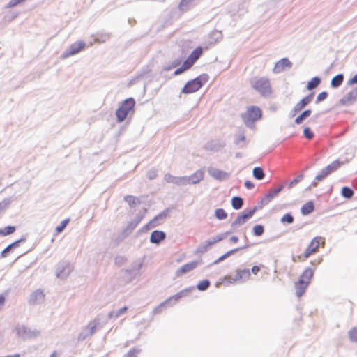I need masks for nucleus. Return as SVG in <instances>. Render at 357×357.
I'll return each instance as SVG.
<instances>
[{
    "label": "nucleus",
    "mask_w": 357,
    "mask_h": 357,
    "mask_svg": "<svg viewBox=\"0 0 357 357\" xmlns=\"http://www.w3.org/2000/svg\"><path fill=\"white\" fill-rule=\"evenodd\" d=\"M204 178V172L202 171H197L190 177V181L193 183H197Z\"/></svg>",
    "instance_id": "35"
},
{
    "label": "nucleus",
    "mask_w": 357,
    "mask_h": 357,
    "mask_svg": "<svg viewBox=\"0 0 357 357\" xmlns=\"http://www.w3.org/2000/svg\"><path fill=\"white\" fill-rule=\"evenodd\" d=\"M329 174H330V173L325 167L324 169H323L321 171V172L319 174L317 175L315 179L318 181H320L323 180L324 178H326Z\"/></svg>",
    "instance_id": "53"
},
{
    "label": "nucleus",
    "mask_w": 357,
    "mask_h": 357,
    "mask_svg": "<svg viewBox=\"0 0 357 357\" xmlns=\"http://www.w3.org/2000/svg\"><path fill=\"white\" fill-rule=\"evenodd\" d=\"M73 270L71 264L66 261L59 263L56 270V276L60 279L66 278Z\"/></svg>",
    "instance_id": "14"
},
{
    "label": "nucleus",
    "mask_w": 357,
    "mask_h": 357,
    "mask_svg": "<svg viewBox=\"0 0 357 357\" xmlns=\"http://www.w3.org/2000/svg\"><path fill=\"white\" fill-rule=\"evenodd\" d=\"M6 301V297L3 294H0V307L3 306Z\"/></svg>",
    "instance_id": "63"
},
{
    "label": "nucleus",
    "mask_w": 357,
    "mask_h": 357,
    "mask_svg": "<svg viewBox=\"0 0 357 357\" xmlns=\"http://www.w3.org/2000/svg\"><path fill=\"white\" fill-rule=\"evenodd\" d=\"M215 217L219 220H224L227 217V214L222 208H218L215 212Z\"/></svg>",
    "instance_id": "49"
},
{
    "label": "nucleus",
    "mask_w": 357,
    "mask_h": 357,
    "mask_svg": "<svg viewBox=\"0 0 357 357\" xmlns=\"http://www.w3.org/2000/svg\"><path fill=\"white\" fill-rule=\"evenodd\" d=\"M313 275L314 270L312 268H307L303 271L298 280L294 284L296 294L298 297H301L305 294Z\"/></svg>",
    "instance_id": "3"
},
{
    "label": "nucleus",
    "mask_w": 357,
    "mask_h": 357,
    "mask_svg": "<svg viewBox=\"0 0 357 357\" xmlns=\"http://www.w3.org/2000/svg\"><path fill=\"white\" fill-rule=\"evenodd\" d=\"M141 351L142 349L139 348H132L123 357H137Z\"/></svg>",
    "instance_id": "47"
},
{
    "label": "nucleus",
    "mask_w": 357,
    "mask_h": 357,
    "mask_svg": "<svg viewBox=\"0 0 357 357\" xmlns=\"http://www.w3.org/2000/svg\"><path fill=\"white\" fill-rule=\"evenodd\" d=\"M165 180L167 183H173L178 184V177L173 176L169 174H165Z\"/></svg>",
    "instance_id": "54"
},
{
    "label": "nucleus",
    "mask_w": 357,
    "mask_h": 357,
    "mask_svg": "<svg viewBox=\"0 0 357 357\" xmlns=\"http://www.w3.org/2000/svg\"><path fill=\"white\" fill-rule=\"evenodd\" d=\"M209 285H210L209 281L207 280H202L201 282H199V284H197V288L200 291H204L208 289Z\"/></svg>",
    "instance_id": "52"
},
{
    "label": "nucleus",
    "mask_w": 357,
    "mask_h": 357,
    "mask_svg": "<svg viewBox=\"0 0 357 357\" xmlns=\"http://www.w3.org/2000/svg\"><path fill=\"white\" fill-rule=\"evenodd\" d=\"M209 174L212 177L219 180L225 179L229 176L228 173L216 168L211 169Z\"/></svg>",
    "instance_id": "23"
},
{
    "label": "nucleus",
    "mask_w": 357,
    "mask_h": 357,
    "mask_svg": "<svg viewBox=\"0 0 357 357\" xmlns=\"http://www.w3.org/2000/svg\"><path fill=\"white\" fill-rule=\"evenodd\" d=\"M17 227L13 225H8L3 228H0V236H6L15 232Z\"/></svg>",
    "instance_id": "27"
},
{
    "label": "nucleus",
    "mask_w": 357,
    "mask_h": 357,
    "mask_svg": "<svg viewBox=\"0 0 357 357\" xmlns=\"http://www.w3.org/2000/svg\"><path fill=\"white\" fill-rule=\"evenodd\" d=\"M17 335L22 340L36 338L40 335V331L31 329L24 325L17 324L15 328Z\"/></svg>",
    "instance_id": "9"
},
{
    "label": "nucleus",
    "mask_w": 357,
    "mask_h": 357,
    "mask_svg": "<svg viewBox=\"0 0 357 357\" xmlns=\"http://www.w3.org/2000/svg\"><path fill=\"white\" fill-rule=\"evenodd\" d=\"M320 82L321 80L319 77H313L310 82H308L307 89L308 90L314 89L320 84Z\"/></svg>",
    "instance_id": "41"
},
{
    "label": "nucleus",
    "mask_w": 357,
    "mask_h": 357,
    "mask_svg": "<svg viewBox=\"0 0 357 357\" xmlns=\"http://www.w3.org/2000/svg\"><path fill=\"white\" fill-rule=\"evenodd\" d=\"M124 200L129 204L130 207H135L137 204L141 203L139 198L132 195H126Z\"/></svg>",
    "instance_id": "30"
},
{
    "label": "nucleus",
    "mask_w": 357,
    "mask_h": 357,
    "mask_svg": "<svg viewBox=\"0 0 357 357\" xmlns=\"http://www.w3.org/2000/svg\"><path fill=\"white\" fill-rule=\"evenodd\" d=\"M146 176L149 180L155 179L158 176L157 170L151 169L147 172Z\"/></svg>",
    "instance_id": "57"
},
{
    "label": "nucleus",
    "mask_w": 357,
    "mask_h": 357,
    "mask_svg": "<svg viewBox=\"0 0 357 357\" xmlns=\"http://www.w3.org/2000/svg\"><path fill=\"white\" fill-rule=\"evenodd\" d=\"M344 80V76L342 74H339L336 76H335L331 82V84L332 87L336 88L340 86Z\"/></svg>",
    "instance_id": "31"
},
{
    "label": "nucleus",
    "mask_w": 357,
    "mask_h": 357,
    "mask_svg": "<svg viewBox=\"0 0 357 357\" xmlns=\"http://www.w3.org/2000/svg\"><path fill=\"white\" fill-rule=\"evenodd\" d=\"M310 109H307L304 111L301 114H300L298 117L295 119V123L296 124H301L304 119H305L307 117H308L311 114Z\"/></svg>",
    "instance_id": "38"
},
{
    "label": "nucleus",
    "mask_w": 357,
    "mask_h": 357,
    "mask_svg": "<svg viewBox=\"0 0 357 357\" xmlns=\"http://www.w3.org/2000/svg\"><path fill=\"white\" fill-rule=\"evenodd\" d=\"M303 135L307 139H312L314 135L313 131L309 127H305L303 130Z\"/></svg>",
    "instance_id": "51"
},
{
    "label": "nucleus",
    "mask_w": 357,
    "mask_h": 357,
    "mask_svg": "<svg viewBox=\"0 0 357 357\" xmlns=\"http://www.w3.org/2000/svg\"><path fill=\"white\" fill-rule=\"evenodd\" d=\"M13 197L5 198L2 202H0V213L6 208L13 202Z\"/></svg>",
    "instance_id": "44"
},
{
    "label": "nucleus",
    "mask_w": 357,
    "mask_h": 357,
    "mask_svg": "<svg viewBox=\"0 0 357 357\" xmlns=\"http://www.w3.org/2000/svg\"><path fill=\"white\" fill-rule=\"evenodd\" d=\"M178 75V58L175 59L169 63L165 64L160 72V76L164 79L162 82L158 84V88H160L167 79H171L173 76Z\"/></svg>",
    "instance_id": "5"
},
{
    "label": "nucleus",
    "mask_w": 357,
    "mask_h": 357,
    "mask_svg": "<svg viewBox=\"0 0 357 357\" xmlns=\"http://www.w3.org/2000/svg\"><path fill=\"white\" fill-rule=\"evenodd\" d=\"M86 43L83 40L75 42L65 50V51L61 55V58L64 59L71 56L75 55L84 50L86 47Z\"/></svg>",
    "instance_id": "10"
},
{
    "label": "nucleus",
    "mask_w": 357,
    "mask_h": 357,
    "mask_svg": "<svg viewBox=\"0 0 357 357\" xmlns=\"http://www.w3.org/2000/svg\"><path fill=\"white\" fill-rule=\"evenodd\" d=\"M152 228H153V227H152L151 225H149V222L147 224L144 225L142 228H140L137 231V236H139L142 233H146V232H147L149 230H150Z\"/></svg>",
    "instance_id": "56"
},
{
    "label": "nucleus",
    "mask_w": 357,
    "mask_h": 357,
    "mask_svg": "<svg viewBox=\"0 0 357 357\" xmlns=\"http://www.w3.org/2000/svg\"><path fill=\"white\" fill-rule=\"evenodd\" d=\"M291 66V61L288 59L284 58L276 63L275 66V70L277 72H280L284 70L286 68H290Z\"/></svg>",
    "instance_id": "25"
},
{
    "label": "nucleus",
    "mask_w": 357,
    "mask_h": 357,
    "mask_svg": "<svg viewBox=\"0 0 357 357\" xmlns=\"http://www.w3.org/2000/svg\"><path fill=\"white\" fill-rule=\"evenodd\" d=\"M314 209V203L312 201L306 202L301 208V213L303 215L311 213Z\"/></svg>",
    "instance_id": "29"
},
{
    "label": "nucleus",
    "mask_w": 357,
    "mask_h": 357,
    "mask_svg": "<svg viewBox=\"0 0 357 357\" xmlns=\"http://www.w3.org/2000/svg\"><path fill=\"white\" fill-rule=\"evenodd\" d=\"M255 212V209H251L246 213H243L238 215L233 222V225H241L244 224L249 218H250Z\"/></svg>",
    "instance_id": "20"
},
{
    "label": "nucleus",
    "mask_w": 357,
    "mask_h": 357,
    "mask_svg": "<svg viewBox=\"0 0 357 357\" xmlns=\"http://www.w3.org/2000/svg\"><path fill=\"white\" fill-rule=\"evenodd\" d=\"M178 303V292L173 296H169L168 298L163 301L165 306L169 308L176 305Z\"/></svg>",
    "instance_id": "26"
},
{
    "label": "nucleus",
    "mask_w": 357,
    "mask_h": 357,
    "mask_svg": "<svg viewBox=\"0 0 357 357\" xmlns=\"http://www.w3.org/2000/svg\"><path fill=\"white\" fill-rule=\"evenodd\" d=\"M26 238L24 236H22L20 238L13 241L8 246H6L0 254V257L1 258L7 257L11 252L14 251L15 249L18 248L22 243L26 242Z\"/></svg>",
    "instance_id": "16"
},
{
    "label": "nucleus",
    "mask_w": 357,
    "mask_h": 357,
    "mask_svg": "<svg viewBox=\"0 0 357 357\" xmlns=\"http://www.w3.org/2000/svg\"><path fill=\"white\" fill-rule=\"evenodd\" d=\"M313 98V94L309 95L303 98L300 102H298L294 107L295 112H299L303 109L307 104H309Z\"/></svg>",
    "instance_id": "24"
},
{
    "label": "nucleus",
    "mask_w": 357,
    "mask_h": 357,
    "mask_svg": "<svg viewBox=\"0 0 357 357\" xmlns=\"http://www.w3.org/2000/svg\"><path fill=\"white\" fill-rule=\"evenodd\" d=\"M136 102L135 98L130 97L125 99L115 112L116 122H123L130 112H135Z\"/></svg>",
    "instance_id": "2"
},
{
    "label": "nucleus",
    "mask_w": 357,
    "mask_h": 357,
    "mask_svg": "<svg viewBox=\"0 0 357 357\" xmlns=\"http://www.w3.org/2000/svg\"><path fill=\"white\" fill-rule=\"evenodd\" d=\"M284 188V185H281L278 188L274 189L273 190H270L266 195V199L267 201H270L274 197H275Z\"/></svg>",
    "instance_id": "32"
},
{
    "label": "nucleus",
    "mask_w": 357,
    "mask_h": 357,
    "mask_svg": "<svg viewBox=\"0 0 357 357\" xmlns=\"http://www.w3.org/2000/svg\"><path fill=\"white\" fill-rule=\"evenodd\" d=\"M70 222V219L69 218H66V219H64L63 220L60 224L56 227V231L57 233H61L62 232L65 228L66 227V226L68 225V224Z\"/></svg>",
    "instance_id": "43"
},
{
    "label": "nucleus",
    "mask_w": 357,
    "mask_h": 357,
    "mask_svg": "<svg viewBox=\"0 0 357 357\" xmlns=\"http://www.w3.org/2000/svg\"><path fill=\"white\" fill-rule=\"evenodd\" d=\"M307 258H309V256L307 255L305 251H304V252L301 255L293 256L292 260L294 262H301L305 261Z\"/></svg>",
    "instance_id": "46"
},
{
    "label": "nucleus",
    "mask_w": 357,
    "mask_h": 357,
    "mask_svg": "<svg viewBox=\"0 0 357 357\" xmlns=\"http://www.w3.org/2000/svg\"><path fill=\"white\" fill-rule=\"evenodd\" d=\"M243 204V199L239 197H234L231 199V205L234 208L239 209L242 207Z\"/></svg>",
    "instance_id": "37"
},
{
    "label": "nucleus",
    "mask_w": 357,
    "mask_h": 357,
    "mask_svg": "<svg viewBox=\"0 0 357 357\" xmlns=\"http://www.w3.org/2000/svg\"><path fill=\"white\" fill-rule=\"evenodd\" d=\"M348 334L351 342H357V326L351 328Z\"/></svg>",
    "instance_id": "48"
},
{
    "label": "nucleus",
    "mask_w": 357,
    "mask_h": 357,
    "mask_svg": "<svg viewBox=\"0 0 357 357\" xmlns=\"http://www.w3.org/2000/svg\"><path fill=\"white\" fill-rule=\"evenodd\" d=\"M239 250V248H235V249H233V250H231L228 252H227L226 253H225L224 255H222V256H220L219 258H218L215 261H214V264H217L218 263H220V261L225 260L226 258L229 257V256H231V255L234 254L235 252H236L238 250Z\"/></svg>",
    "instance_id": "36"
},
{
    "label": "nucleus",
    "mask_w": 357,
    "mask_h": 357,
    "mask_svg": "<svg viewBox=\"0 0 357 357\" xmlns=\"http://www.w3.org/2000/svg\"><path fill=\"white\" fill-rule=\"evenodd\" d=\"M128 310V307L124 306L117 310H113L108 313L107 317L109 319H115L118 318L124 314Z\"/></svg>",
    "instance_id": "28"
},
{
    "label": "nucleus",
    "mask_w": 357,
    "mask_h": 357,
    "mask_svg": "<svg viewBox=\"0 0 357 357\" xmlns=\"http://www.w3.org/2000/svg\"><path fill=\"white\" fill-rule=\"evenodd\" d=\"M245 140V136L244 133L241 134L236 139V143L239 144L241 142H243Z\"/></svg>",
    "instance_id": "61"
},
{
    "label": "nucleus",
    "mask_w": 357,
    "mask_h": 357,
    "mask_svg": "<svg viewBox=\"0 0 357 357\" xmlns=\"http://www.w3.org/2000/svg\"><path fill=\"white\" fill-rule=\"evenodd\" d=\"M252 174H253L254 177L258 180H261V179L264 178V177L265 176L262 168L259 167H255L253 169Z\"/></svg>",
    "instance_id": "39"
},
{
    "label": "nucleus",
    "mask_w": 357,
    "mask_h": 357,
    "mask_svg": "<svg viewBox=\"0 0 357 357\" xmlns=\"http://www.w3.org/2000/svg\"><path fill=\"white\" fill-rule=\"evenodd\" d=\"M342 164V162H340L339 160H335L332 163L326 166V169L331 174L336 171L341 166Z\"/></svg>",
    "instance_id": "34"
},
{
    "label": "nucleus",
    "mask_w": 357,
    "mask_h": 357,
    "mask_svg": "<svg viewBox=\"0 0 357 357\" xmlns=\"http://www.w3.org/2000/svg\"><path fill=\"white\" fill-rule=\"evenodd\" d=\"M111 34L109 33L102 34L100 38H98V40L101 43H104L109 39Z\"/></svg>",
    "instance_id": "58"
},
{
    "label": "nucleus",
    "mask_w": 357,
    "mask_h": 357,
    "mask_svg": "<svg viewBox=\"0 0 357 357\" xmlns=\"http://www.w3.org/2000/svg\"><path fill=\"white\" fill-rule=\"evenodd\" d=\"M294 221V218L293 216L289 214V213H286L284 214L282 218H281V222H283V223H288V224H291Z\"/></svg>",
    "instance_id": "55"
},
{
    "label": "nucleus",
    "mask_w": 357,
    "mask_h": 357,
    "mask_svg": "<svg viewBox=\"0 0 357 357\" xmlns=\"http://www.w3.org/2000/svg\"><path fill=\"white\" fill-rule=\"evenodd\" d=\"M208 81L206 75H202L195 79L189 81L183 88L182 91L185 93H194L197 91Z\"/></svg>",
    "instance_id": "8"
},
{
    "label": "nucleus",
    "mask_w": 357,
    "mask_h": 357,
    "mask_svg": "<svg viewBox=\"0 0 357 357\" xmlns=\"http://www.w3.org/2000/svg\"><path fill=\"white\" fill-rule=\"evenodd\" d=\"M351 84H356L357 83V75H355L352 79L350 80Z\"/></svg>",
    "instance_id": "64"
},
{
    "label": "nucleus",
    "mask_w": 357,
    "mask_h": 357,
    "mask_svg": "<svg viewBox=\"0 0 357 357\" xmlns=\"http://www.w3.org/2000/svg\"><path fill=\"white\" fill-rule=\"evenodd\" d=\"M144 218L143 214H137L134 220L128 222V225L122 230L118 238L121 241L127 237L140 223Z\"/></svg>",
    "instance_id": "13"
},
{
    "label": "nucleus",
    "mask_w": 357,
    "mask_h": 357,
    "mask_svg": "<svg viewBox=\"0 0 357 357\" xmlns=\"http://www.w3.org/2000/svg\"><path fill=\"white\" fill-rule=\"evenodd\" d=\"M151 71V69L148 66H144L141 72L138 73V75L131 81V82H136L138 80L141 79H144L146 82L144 84V92L145 93L146 89L149 87L150 83L153 82V80H155L158 82V84L160 82H162V81H160V78L162 77L160 76V74L158 75L157 74H150V72Z\"/></svg>",
    "instance_id": "6"
},
{
    "label": "nucleus",
    "mask_w": 357,
    "mask_h": 357,
    "mask_svg": "<svg viewBox=\"0 0 357 357\" xmlns=\"http://www.w3.org/2000/svg\"><path fill=\"white\" fill-rule=\"evenodd\" d=\"M341 195L347 199H350L354 195V191L350 188L345 186L342 188Z\"/></svg>",
    "instance_id": "40"
},
{
    "label": "nucleus",
    "mask_w": 357,
    "mask_h": 357,
    "mask_svg": "<svg viewBox=\"0 0 357 357\" xmlns=\"http://www.w3.org/2000/svg\"><path fill=\"white\" fill-rule=\"evenodd\" d=\"M45 299V294L43 291L38 289L34 291L29 298V303L31 305H38L43 302Z\"/></svg>",
    "instance_id": "17"
},
{
    "label": "nucleus",
    "mask_w": 357,
    "mask_h": 357,
    "mask_svg": "<svg viewBox=\"0 0 357 357\" xmlns=\"http://www.w3.org/2000/svg\"><path fill=\"white\" fill-rule=\"evenodd\" d=\"M252 88L261 96H266L271 93L270 80L267 77H259L252 83Z\"/></svg>",
    "instance_id": "7"
},
{
    "label": "nucleus",
    "mask_w": 357,
    "mask_h": 357,
    "mask_svg": "<svg viewBox=\"0 0 357 357\" xmlns=\"http://www.w3.org/2000/svg\"><path fill=\"white\" fill-rule=\"evenodd\" d=\"M261 267H263L262 265L260 266H253L251 271L253 274L257 275L261 269Z\"/></svg>",
    "instance_id": "60"
},
{
    "label": "nucleus",
    "mask_w": 357,
    "mask_h": 357,
    "mask_svg": "<svg viewBox=\"0 0 357 357\" xmlns=\"http://www.w3.org/2000/svg\"><path fill=\"white\" fill-rule=\"evenodd\" d=\"M324 246L325 238L321 236H316L311 240L305 251L310 257L311 255L318 252L320 248H324Z\"/></svg>",
    "instance_id": "11"
},
{
    "label": "nucleus",
    "mask_w": 357,
    "mask_h": 357,
    "mask_svg": "<svg viewBox=\"0 0 357 357\" xmlns=\"http://www.w3.org/2000/svg\"><path fill=\"white\" fill-rule=\"evenodd\" d=\"M166 233L160 230H154L151 232L149 241L155 245H159L161 241L166 238Z\"/></svg>",
    "instance_id": "19"
},
{
    "label": "nucleus",
    "mask_w": 357,
    "mask_h": 357,
    "mask_svg": "<svg viewBox=\"0 0 357 357\" xmlns=\"http://www.w3.org/2000/svg\"><path fill=\"white\" fill-rule=\"evenodd\" d=\"M169 211V208L165 209L151 220L149 221V225H151L153 228L159 226L168 216Z\"/></svg>",
    "instance_id": "18"
},
{
    "label": "nucleus",
    "mask_w": 357,
    "mask_h": 357,
    "mask_svg": "<svg viewBox=\"0 0 357 357\" xmlns=\"http://www.w3.org/2000/svg\"><path fill=\"white\" fill-rule=\"evenodd\" d=\"M250 277V271L249 269H238L236 271L234 280L243 281L248 280Z\"/></svg>",
    "instance_id": "21"
},
{
    "label": "nucleus",
    "mask_w": 357,
    "mask_h": 357,
    "mask_svg": "<svg viewBox=\"0 0 357 357\" xmlns=\"http://www.w3.org/2000/svg\"><path fill=\"white\" fill-rule=\"evenodd\" d=\"M202 52V48L200 47L195 49L180 67V73L190 68L196 61L201 56Z\"/></svg>",
    "instance_id": "12"
},
{
    "label": "nucleus",
    "mask_w": 357,
    "mask_h": 357,
    "mask_svg": "<svg viewBox=\"0 0 357 357\" xmlns=\"http://www.w3.org/2000/svg\"><path fill=\"white\" fill-rule=\"evenodd\" d=\"M357 100V89L350 91L346 96V101L347 102H352Z\"/></svg>",
    "instance_id": "42"
},
{
    "label": "nucleus",
    "mask_w": 357,
    "mask_h": 357,
    "mask_svg": "<svg viewBox=\"0 0 357 357\" xmlns=\"http://www.w3.org/2000/svg\"><path fill=\"white\" fill-rule=\"evenodd\" d=\"M227 233L222 234L218 235L216 236H214L209 240L206 241L204 243V250H206L208 248L213 245L214 244L221 241L227 236Z\"/></svg>",
    "instance_id": "22"
},
{
    "label": "nucleus",
    "mask_w": 357,
    "mask_h": 357,
    "mask_svg": "<svg viewBox=\"0 0 357 357\" xmlns=\"http://www.w3.org/2000/svg\"><path fill=\"white\" fill-rule=\"evenodd\" d=\"M107 323V320L97 316L93 320L91 321L87 326L79 333L77 340L79 342L85 340L86 338L93 335L97 331L102 328Z\"/></svg>",
    "instance_id": "1"
},
{
    "label": "nucleus",
    "mask_w": 357,
    "mask_h": 357,
    "mask_svg": "<svg viewBox=\"0 0 357 357\" xmlns=\"http://www.w3.org/2000/svg\"><path fill=\"white\" fill-rule=\"evenodd\" d=\"M264 228L261 225H255L253 227V234L257 236H261L264 234Z\"/></svg>",
    "instance_id": "50"
},
{
    "label": "nucleus",
    "mask_w": 357,
    "mask_h": 357,
    "mask_svg": "<svg viewBox=\"0 0 357 357\" xmlns=\"http://www.w3.org/2000/svg\"><path fill=\"white\" fill-rule=\"evenodd\" d=\"M245 186L248 188V189H252L255 187V185L254 183L250 181H245Z\"/></svg>",
    "instance_id": "62"
},
{
    "label": "nucleus",
    "mask_w": 357,
    "mask_h": 357,
    "mask_svg": "<svg viewBox=\"0 0 357 357\" xmlns=\"http://www.w3.org/2000/svg\"><path fill=\"white\" fill-rule=\"evenodd\" d=\"M328 96V93L325 91L320 93L317 98V102H321L324 100H325Z\"/></svg>",
    "instance_id": "59"
},
{
    "label": "nucleus",
    "mask_w": 357,
    "mask_h": 357,
    "mask_svg": "<svg viewBox=\"0 0 357 357\" xmlns=\"http://www.w3.org/2000/svg\"><path fill=\"white\" fill-rule=\"evenodd\" d=\"M197 266V262L196 261H192L190 263L186 264L183 265L180 271L182 273H187L189 272L193 269H195Z\"/></svg>",
    "instance_id": "33"
},
{
    "label": "nucleus",
    "mask_w": 357,
    "mask_h": 357,
    "mask_svg": "<svg viewBox=\"0 0 357 357\" xmlns=\"http://www.w3.org/2000/svg\"><path fill=\"white\" fill-rule=\"evenodd\" d=\"M167 308L165 306L163 302H162L160 304H159L158 306H156L152 311L153 315H156L161 314L162 312H164Z\"/></svg>",
    "instance_id": "45"
},
{
    "label": "nucleus",
    "mask_w": 357,
    "mask_h": 357,
    "mask_svg": "<svg viewBox=\"0 0 357 357\" xmlns=\"http://www.w3.org/2000/svg\"><path fill=\"white\" fill-rule=\"evenodd\" d=\"M142 266V264H135L131 268L122 271V278L123 280L126 283L130 282L139 273Z\"/></svg>",
    "instance_id": "15"
},
{
    "label": "nucleus",
    "mask_w": 357,
    "mask_h": 357,
    "mask_svg": "<svg viewBox=\"0 0 357 357\" xmlns=\"http://www.w3.org/2000/svg\"><path fill=\"white\" fill-rule=\"evenodd\" d=\"M263 112L257 106H249L246 110L241 114V117L246 126L251 127L257 121L262 118Z\"/></svg>",
    "instance_id": "4"
}]
</instances>
